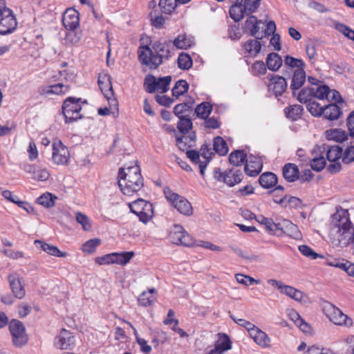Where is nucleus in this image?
Instances as JSON below:
<instances>
[{"label":"nucleus","instance_id":"obj_20","mask_svg":"<svg viewBox=\"0 0 354 354\" xmlns=\"http://www.w3.org/2000/svg\"><path fill=\"white\" fill-rule=\"evenodd\" d=\"M34 244L37 248L46 252L49 255L57 257H66L68 256L67 252L60 251L57 246L50 245L41 240H35Z\"/></svg>","mask_w":354,"mask_h":354},{"label":"nucleus","instance_id":"obj_58","mask_svg":"<svg viewBox=\"0 0 354 354\" xmlns=\"http://www.w3.org/2000/svg\"><path fill=\"white\" fill-rule=\"evenodd\" d=\"M177 127L180 132L186 133L192 129V122L189 118L185 117L179 118Z\"/></svg>","mask_w":354,"mask_h":354},{"label":"nucleus","instance_id":"obj_54","mask_svg":"<svg viewBox=\"0 0 354 354\" xmlns=\"http://www.w3.org/2000/svg\"><path fill=\"white\" fill-rule=\"evenodd\" d=\"M285 65L290 68H304L305 63L302 59H296L290 55H286L284 58Z\"/></svg>","mask_w":354,"mask_h":354},{"label":"nucleus","instance_id":"obj_6","mask_svg":"<svg viewBox=\"0 0 354 354\" xmlns=\"http://www.w3.org/2000/svg\"><path fill=\"white\" fill-rule=\"evenodd\" d=\"M129 206L131 212L138 216L143 223H148L153 216V207L149 201L138 198L129 203Z\"/></svg>","mask_w":354,"mask_h":354},{"label":"nucleus","instance_id":"obj_5","mask_svg":"<svg viewBox=\"0 0 354 354\" xmlns=\"http://www.w3.org/2000/svg\"><path fill=\"white\" fill-rule=\"evenodd\" d=\"M323 310L328 319L334 324L347 328L352 326V319L332 304L326 303Z\"/></svg>","mask_w":354,"mask_h":354},{"label":"nucleus","instance_id":"obj_51","mask_svg":"<svg viewBox=\"0 0 354 354\" xmlns=\"http://www.w3.org/2000/svg\"><path fill=\"white\" fill-rule=\"evenodd\" d=\"M133 330V333L136 339V342L140 347V350L142 352L145 353H149L151 351V346L147 344V342L138 336L137 330L133 327V326L130 322H127Z\"/></svg>","mask_w":354,"mask_h":354},{"label":"nucleus","instance_id":"obj_43","mask_svg":"<svg viewBox=\"0 0 354 354\" xmlns=\"http://www.w3.org/2000/svg\"><path fill=\"white\" fill-rule=\"evenodd\" d=\"M57 198L56 196L49 192H46L37 199V202L38 204L49 208L55 205V201Z\"/></svg>","mask_w":354,"mask_h":354},{"label":"nucleus","instance_id":"obj_36","mask_svg":"<svg viewBox=\"0 0 354 354\" xmlns=\"http://www.w3.org/2000/svg\"><path fill=\"white\" fill-rule=\"evenodd\" d=\"M341 113L340 108L335 104H331L324 108L322 115H324L325 118L329 120H335L339 118Z\"/></svg>","mask_w":354,"mask_h":354},{"label":"nucleus","instance_id":"obj_19","mask_svg":"<svg viewBox=\"0 0 354 354\" xmlns=\"http://www.w3.org/2000/svg\"><path fill=\"white\" fill-rule=\"evenodd\" d=\"M250 337L256 344L263 348H268L270 346V338L259 327L256 326L250 333Z\"/></svg>","mask_w":354,"mask_h":354},{"label":"nucleus","instance_id":"obj_38","mask_svg":"<svg viewBox=\"0 0 354 354\" xmlns=\"http://www.w3.org/2000/svg\"><path fill=\"white\" fill-rule=\"evenodd\" d=\"M330 266L339 268L345 271L349 276H354V264L348 261L342 259L341 261L335 260L329 263Z\"/></svg>","mask_w":354,"mask_h":354},{"label":"nucleus","instance_id":"obj_9","mask_svg":"<svg viewBox=\"0 0 354 354\" xmlns=\"http://www.w3.org/2000/svg\"><path fill=\"white\" fill-rule=\"evenodd\" d=\"M171 82V76H165L156 79L153 75H148L145 78L144 86L146 91L149 93L154 92L164 93L168 91L169 85Z\"/></svg>","mask_w":354,"mask_h":354},{"label":"nucleus","instance_id":"obj_14","mask_svg":"<svg viewBox=\"0 0 354 354\" xmlns=\"http://www.w3.org/2000/svg\"><path fill=\"white\" fill-rule=\"evenodd\" d=\"M98 85L109 104L113 106H117L118 102L116 98L113 96L110 75L106 73L100 74L98 76Z\"/></svg>","mask_w":354,"mask_h":354},{"label":"nucleus","instance_id":"obj_10","mask_svg":"<svg viewBox=\"0 0 354 354\" xmlns=\"http://www.w3.org/2000/svg\"><path fill=\"white\" fill-rule=\"evenodd\" d=\"M9 329L15 346L21 347L28 342V337L26 333L25 326L21 322L12 319L10 322Z\"/></svg>","mask_w":354,"mask_h":354},{"label":"nucleus","instance_id":"obj_2","mask_svg":"<svg viewBox=\"0 0 354 354\" xmlns=\"http://www.w3.org/2000/svg\"><path fill=\"white\" fill-rule=\"evenodd\" d=\"M118 178L121 192L127 196H131L138 192L144 186V180L140 173V169L136 164L120 168Z\"/></svg>","mask_w":354,"mask_h":354},{"label":"nucleus","instance_id":"obj_22","mask_svg":"<svg viewBox=\"0 0 354 354\" xmlns=\"http://www.w3.org/2000/svg\"><path fill=\"white\" fill-rule=\"evenodd\" d=\"M263 164L261 160L256 157H250L245 165V171L250 176H257L261 171Z\"/></svg>","mask_w":354,"mask_h":354},{"label":"nucleus","instance_id":"obj_13","mask_svg":"<svg viewBox=\"0 0 354 354\" xmlns=\"http://www.w3.org/2000/svg\"><path fill=\"white\" fill-rule=\"evenodd\" d=\"M70 159V153L68 148L60 140H55L53 143L52 160L57 165H66Z\"/></svg>","mask_w":354,"mask_h":354},{"label":"nucleus","instance_id":"obj_34","mask_svg":"<svg viewBox=\"0 0 354 354\" xmlns=\"http://www.w3.org/2000/svg\"><path fill=\"white\" fill-rule=\"evenodd\" d=\"M260 23L261 21H259L255 16L250 15L245 21V31L254 37L260 29L259 26Z\"/></svg>","mask_w":354,"mask_h":354},{"label":"nucleus","instance_id":"obj_50","mask_svg":"<svg viewBox=\"0 0 354 354\" xmlns=\"http://www.w3.org/2000/svg\"><path fill=\"white\" fill-rule=\"evenodd\" d=\"M283 293L299 301H302L304 297V295L301 291L290 286H285L284 290H283Z\"/></svg>","mask_w":354,"mask_h":354},{"label":"nucleus","instance_id":"obj_8","mask_svg":"<svg viewBox=\"0 0 354 354\" xmlns=\"http://www.w3.org/2000/svg\"><path fill=\"white\" fill-rule=\"evenodd\" d=\"M81 98L69 97L66 98L62 106V112L66 122H73L82 118L80 111L82 110Z\"/></svg>","mask_w":354,"mask_h":354},{"label":"nucleus","instance_id":"obj_30","mask_svg":"<svg viewBox=\"0 0 354 354\" xmlns=\"http://www.w3.org/2000/svg\"><path fill=\"white\" fill-rule=\"evenodd\" d=\"M201 156L203 158V162H200V173L201 176H204L205 169L211 160L214 153L211 151V148L208 145H203L200 149Z\"/></svg>","mask_w":354,"mask_h":354},{"label":"nucleus","instance_id":"obj_31","mask_svg":"<svg viewBox=\"0 0 354 354\" xmlns=\"http://www.w3.org/2000/svg\"><path fill=\"white\" fill-rule=\"evenodd\" d=\"M283 60L280 55L276 53H271L266 58V66L272 71H278L282 66Z\"/></svg>","mask_w":354,"mask_h":354},{"label":"nucleus","instance_id":"obj_56","mask_svg":"<svg viewBox=\"0 0 354 354\" xmlns=\"http://www.w3.org/2000/svg\"><path fill=\"white\" fill-rule=\"evenodd\" d=\"M0 252L7 257L13 260H17L24 257L23 252L16 251L11 248H2L0 249Z\"/></svg>","mask_w":354,"mask_h":354},{"label":"nucleus","instance_id":"obj_35","mask_svg":"<svg viewBox=\"0 0 354 354\" xmlns=\"http://www.w3.org/2000/svg\"><path fill=\"white\" fill-rule=\"evenodd\" d=\"M155 294L156 289L153 288L149 289L148 291L142 292L138 297L140 304L145 307L151 306L156 299Z\"/></svg>","mask_w":354,"mask_h":354},{"label":"nucleus","instance_id":"obj_15","mask_svg":"<svg viewBox=\"0 0 354 354\" xmlns=\"http://www.w3.org/2000/svg\"><path fill=\"white\" fill-rule=\"evenodd\" d=\"M151 43L156 54L160 57L162 64L164 60H168L174 55V49L171 40L164 41L158 40Z\"/></svg>","mask_w":354,"mask_h":354},{"label":"nucleus","instance_id":"obj_23","mask_svg":"<svg viewBox=\"0 0 354 354\" xmlns=\"http://www.w3.org/2000/svg\"><path fill=\"white\" fill-rule=\"evenodd\" d=\"M271 84L269 88L272 89L276 96L283 94L287 88V82L285 78L281 76H272L270 79Z\"/></svg>","mask_w":354,"mask_h":354},{"label":"nucleus","instance_id":"obj_27","mask_svg":"<svg viewBox=\"0 0 354 354\" xmlns=\"http://www.w3.org/2000/svg\"><path fill=\"white\" fill-rule=\"evenodd\" d=\"M306 81V73L304 69H296L294 72L290 88L293 91V95H295V90L300 88Z\"/></svg>","mask_w":354,"mask_h":354},{"label":"nucleus","instance_id":"obj_3","mask_svg":"<svg viewBox=\"0 0 354 354\" xmlns=\"http://www.w3.org/2000/svg\"><path fill=\"white\" fill-rule=\"evenodd\" d=\"M17 24L16 16L7 6L6 0H0V35L12 33L17 29Z\"/></svg>","mask_w":354,"mask_h":354},{"label":"nucleus","instance_id":"obj_1","mask_svg":"<svg viewBox=\"0 0 354 354\" xmlns=\"http://www.w3.org/2000/svg\"><path fill=\"white\" fill-rule=\"evenodd\" d=\"M329 227L330 236L335 245L342 248L350 245L353 239L354 225L351 221L347 209H337L330 216Z\"/></svg>","mask_w":354,"mask_h":354},{"label":"nucleus","instance_id":"obj_57","mask_svg":"<svg viewBox=\"0 0 354 354\" xmlns=\"http://www.w3.org/2000/svg\"><path fill=\"white\" fill-rule=\"evenodd\" d=\"M251 73L254 76H259L260 75H264L266 73V66L263 62L256 61L251 67Z\"/></svg>","mask_w":354,"mask_h":354},{"label":"nucleus","instance_id":"obj_7","mask_svg":"<svg viewBox=\"0 0 354 354\" xmlns=\"http://www.w3.org/2000/svg\"><path fill=\"white\" fill-rule=\"evenodd\" d=\"M164 194L167 200L180 214L185 216H191L193 214L192 206L185 198L173 192L169 188L164 189Z\"/></svg>","mask_w":354,"mask_h":354},{"label":"nucleus","instance_id":"obj_45","mask_svg":"<svg viewBox=\"0 0 354 354\" xmlns=\"http://www.w3.org/2000/svg\"><path fill=\"white\" fill-rule=\"evenodd\" d=\"M214 150L220 156H225L228 152V147L226 142L220 136L214 140Z\"/></svg>","mask_w":354,"mask_h":354},{"label":"nucleus","instance_id":"obj_41","mask_svg":"<svg viewBox=\"0 0 354 354\" xmlns=\"http://www.w3.org/2000/svg\"><path fill=\"white\" fill-rule=\"evenodd\" d=\"M326 133L328 140L342 142L347 139V134L345 131L339 129L327 130Z\"/></svg>","mask_w":354,"mask_h":354},{"label":"nucleus","instance_id":"obj_21","mask_svg":"<svg viewBox=\"0 0 354 354\" xmlns=\"http://www.w3.org/2000/svg\"><path fill=\"white\" fill-rule=\"evenodd\" d=\"M261 38L262 37H257V39H249L242 45L245 53L247 54L246 56L251 57L257 56L261 50V44L259 41V39Z\"/></svg>","mask_w":354,"mask_h":354},{"label":"nucleus","instance_id":"obj_40","mask_svg":"<svg viewBox=\"0 0 354 354\" xmlns=\"http://www.w3.org/2000/svg\"><path fill=\"white\" fill-rule=\"evenodd\" d=\"M212 111V105L207 102H202L197 105L195 109V113L197 117L201 119H205L209 116Z\"/></svg>","mask_w":354,"mask_h":354},{"label":"nucleus","instance_id":"obj_47","mask_svg":"<svg viewBox=\"0 0 354 354\" xmlns=\"http://www.w3.org/2000/svg\"><path fill=\"white\" fill-rule=\"evenodd\" d=\"M313 88V97L319 99H329L330 97V90L329 87L326 85H321L317 86V88Z\"/></svg>","mask_w":354,"mask_h":354},{"label":"nucleus","instance_id":"obj_63","mask_svg":"<svg viewBox=\"0 0 354 354\" xmlns=\"http://www.w3.org/2000/svg\"><path fill=\"white\" fill-rule=\"evenodd\" d=\"M306 354H335L333 351L328 348H320L317 346L309 347Z\"/></svg>","mask_w":354,"mask_h":354},{"label":"nucleus","instance_id":"obj_11","mask_svg":"<svg viewBox=\"0 0 354 354\" xmlns=\"http://www.w3.org/2000/svg\"><path fill=\"white\" fill-rule=\"evenodd\" d=\"M271 228L272 230H269L268 233L272 235L280 236L283 234H287L295 239H298L299 236L297 226L288 220H283L281 223H277L272 221Z\"/></svg>","mask_w":354,"mask_h":354},{"label":"nucleus","instance_id":"obj_48","mask_svg":"<svg viewBox=\"0 0 354 354\" xmlns=\"http://www.w3.org/2000/svg\"><path fill=\"white\" fill-rule=\"evenodd\" d=\"M192 59L189 55L185 53H180L178 58V64L180 69L187 70L192 67Z\"/></svg>","mask_w":354,"mask_h":354},{"label":"nucleus","instance_id":"obj_4","mask_svg":"<svg viewBox=\"0 0 354 354\" xmlns=\"http://www.w3.org/2000/svg\"><path fill=\"white\" fill-rule=\"evenodd\" d=\"M138 54L140 64L151 70L157 69L162 64L161 58L153 48L151 42L150 45L140 46L138 48Z\"/></svg>","mask_w":354,"mask_h":354},{"label":"nucleus","instance_id":"obj_16","mask_svg":"<svg viewBox=\"0 0 354 354\" xmlns=\"http://www.w3.org/2000/svg\"><path fill=\"white\" fill-rule=\"evenodd\" d=\"M8 279L14 297L19 299L24 298L26 295V290L22 278L19 274L12 273L9 274Z\"/></svg>","mask_w":354,"mask_h":354},{"label":"nucleus","instance_id":"obj_52","mask_svg":"<svg viewBox=\"0 0 354 354\" xmlns=\"http://www.w3.org/2000/svg\"><path fill=\"white\" fill-rule=\"evenodd\" d=\"M177 6L176 0H160L159 6L162 12L171 14Z\"/></svg>","mask_w":354,"mask_h":354},{"label":"nucleus","instance_id":"obj_62","mask_svg":"<svg viewBox=\"0 0 354 354\" xmlns=\"http://www.w3.org/2000/svg\"><path fill=\"white\" fill-rule=\"evenodd\" d=\"M235 278L238 283L245 285V286H250L253 283L258 284L259 281L254 279V278L245 275L243 274H235Z\"/></svg>","mask_w":354,"mask_h":354},{"label":"nucleus","instance_id":"obj_60","mask_svg":"<svg viewBox=\"0 0 354 354\" xmlns=\"http://www.w3.org/2000/svg\"><path fill=\"white\" fill-rule=\"evenodd\" d=\"M307 109L314 116H321L324 112V107L315 101L310 102L307 105Z\"/></svg>","mask_w":354,"mask_h":354},{"label":"nucleus","instance_id":"obj_17","mask_svg":"<svg viewBox=\"0 0 354 354\" xmlns=\"http://www.w3.org/2000/svg\"><path fill=\"white\" fill-rule=\"evenodd\" d=\"M80 19L78 12L73 8H68L62 17V23L68 30H74L79 26Z\"/></svg>","mask_w":354,"mask_h":354},{"label":"nucleus","instance_id":"obj_61","mask_svg":"<svg viewBox=\"0 0 354 354\" xmlns=\"http://www.w3.org/2000/svg\"><path fill=\"white\" fill-rule=\"evenodd\" d=\"M326 166V160L324 157L312 158L310 160V167L315 171H321Z\"/></svg>","mask_w":354,"mask_h":354},{"label":"nucleus","instance_id":"obj_64","mask_svg":"<svg viewBox=\"0 0 354 354\" xmlns=\"http://www.w3.org/2000/svg\"><path fill=\"white\" fill-rule=\"evenodd\" d=\"M354 161V146L346 148L343 153L342 162L345 164H350Z\"/></svg>","mask_w":354,"mask_h":354},{"label":"nucleus","instance_id":"obj_18","mask_svg":"<svg viewBox=\"0 0 354 354\" xmlns=\"http://www.w3.org/2000/svg\"><path fill=\"white\" fill-rule=\"evenodd\" d=\"M55 344L60 349H69L75 345L74 336L69 330L62 329L56 337Z\"/></svg>","mask_w":354,"mask_h":354},{"label":"nucleus","instance_id":"obj_44","mask_svg":"<svg viewBox=\"0 0 354 354\" xmlns=\"http://www.w3.org/2000/svg\"><path fill=\"white\" fill-rule=\"evenodd\" d=\"M246 160V154L243 151L236 150L229 156L230 162L234 166L241 165Z\"/></svg>","mask_w":354,"mask_h":354},{"label":"nucleus","instance_id":"obj_42","mask_svg":"<svg viewBox=\"0 0 354 354\" xmlns=\"http://www.w3.org/2000/svg\"><path fill=\"white\" fill-rule=\"evenodd\" d=\"M189 89V84L186 80H180L177 81L173 87L171 92L172 95L178 97L187 92Z\"/></svg>","mask_w":354,"mask_h":354},{"label":"nucleus","instance_id":"obj_28","mask_svg":"<svg viewBox=\"0 0 354 354\" xmlns=\"http://www.w3.org/2000/svg\"><path fill=\"white\" fill-rule=\"evenodd\" d=\"M231 348V341L227 335L218 340L214 348L210 350L207 354H223V352Z\"/></svg>","mask_w":354,"mask_h":354},{"label":"nucleus","instance_id":"obj_25","mask_svg":"<svg viewBox=\"0 0 354 354\" xmlns=\"http://www.w3.org/2000/svg\"><path fill=\"white\" fill-rule=\"evenodd\" d=\"M283 176L290 183L295 182L299 178V168L293 163H287L283 167Z\"/></svg>","mask_w":354,"mask_h":354},{"label":"nucleus","instance_id":"obj_59","mask_svg":"<svg viewBox=\"0 0 354 354\" xmlns=\"http://www.w3.org/2000/svg\"><path fill=\"white\" fill-rule=\"evenodd\" d=\"M299 250L304 256L310 258V259H316L318 257H323L306 245H299Z\"/></svg>","mask_w":354,"mask_h":354},{"label":"nucleus","instance_id":"obj_49","mask_svg":"<svg viewBox=\"0 0 354 354\" xmlns=\"http://www.w3.org/2000/svg\"><path fill=\"white\" fill-rule=\"evenodd\" d=\"M100 243L101 240L100 239L95 238L89 239L82 245V250L85 253H93Z\"/></svg>","mask_w":354,"mask_h":354},{"label":"nucleus","instance_id":"obj_55","mask_svg":"<svg viewBox=\"0 0 354 354\" xmlns=\"http://www.w3.org/2000/svg\"><path fill=\"white\" fill-rule=\"evenodd\" d=\"M313 88H304L301 90L298 94L297 100L301 103H306L308 102H310L311 98L313 97Z\"/></svg>","mask_w":354,"mask_h":354},{"label":"nucleus","instance_id":"obj_12","mask_svg":"<svg viewBox=\"0 0 354 354\" xmlns=\"http://www.w3.org/2000/svg\"><path fill=\"white\" fill-rule=\"evenodd\" d=\"M169 239L176 245H182L184 246H191L193 244L192 238L179 225H175L169 233Z\"/></svg>","mask_w":354,"mask_h":354},{"label":"nucleus","instance_id":"obj_26","mask_svg":"<svg viewBox=\"0 0 354 354\" xmlns=\"http://www.w3.org/2000/svg\"><path fill=\"white\" fill-rule=\"evenodd\" d=\"M247 11L246 9H244L243 0H236L230 7V15L235 21H239L243 18L244 13Z\"/></svg>","mask_w":354,"mask_h":354},{"label":"nucleus","instance_id":"obj_46","mask_svg":"<svg viewBox=\"0 0 354 354\" xmlns=\"http://www.w3.org/2000/svg\"><path fill=\"white\" fill-rule=\"evenodd\" d=\"M135 256L133 252H115V263L124 266Z\"/></svg>","mask_w":354,"mask_h":354},{"label":"nucleus","instance_id":"obj_39","mask_svg":"<svg viewBox=\"0 0 354 354\" xmlns=\"http://www.w3.org/2000/svg\"><path fill=\"white\" fill-rule=\"evenodd\" d=\"M326 158L329 162L339 160L341 156H343L342 149L338 145L329 146L327 145V150L326 151Z\"/></svg>","mask_w":354,"mask_h":354},{"label":"nucleus","instance_id":"obj_29","mask_svg":"<svg viewBox=\"0 0 354 354\" xmlns=\"http://www.w3.org/2000/svg\"><path fill=\"white\" fill-rule=\"evenodd\" d=\"M172 45L178 49H187L194 45V39L185 34L179 35L172 41Z\"/></svg>","mask_w":354,"mask_h":354},{"label":"nucleus","instance_id":"obj_32","mask_svg":"<svg viewBox=\"0 0 354 354\" xmlns=\"http://www.w3.org/2000/svg\"><path fill=\"white\" fill-rule=\"evenodd\" d=\"M259 182L263 188H271L277 183V177L274 173L265 172L260 176Z\"/></svg>","mask_w":354,"mask_h":354},{"label":"nucleus","instance_id":"obj_37","mask_svg":"<svg viewBox=\"0 0 354 354\" xmlns=\"http://www.w3.org/2000/svg\"><path fill=\"white\" fill-rule=\"evenodd\" d=\"M303 111L301 105L294 104L286 107L284 109V113L288 119L295 121L301 117Z\"/></svg>","mask_w":354,"mask_h":354},{"label":"nucleus","instance_id":"obj_53","mask_svg":"<svg viewBox=\"0 0 354 354\" xmlns=\"http://www.w3.org/2000/svg\"><path fill=\"white\" fill-rule=\"evenodd\" d=\"M76 221L80 223L83 230L85 231H89L91 230V222L89 218L84 214L81 212L75 213Z\"/></svg>","mask_w":354,"mask_h":354},{"label":"nucleus","instance_id":"obj_24","mask_svg":"<svg viewBox=\"0 0 354 354\" xmlns=\"http://www.w3.org/2000/svg\"><path fill=\"white\" fill-rule=\"evenodd\" d=\"M69 90V86L62 83L43 86L40 88L41 94L49 95L52 94L64 95Z\"/></svg>","mask_w":354,"mask_h":354},{"label":"nucleus","instance_id":"obj_33","mask_svg":"<svg viewBox=\"0 0 354 354\" xmlns=\"http://www.w3.org/2000/svg\"><path fill=\"white\" fill-rule=\"evenodd\" d=\"M242 177V172L239 169L226 171L225 183L230 187H233L241 181Z\"/></svg>","mask_w":354,"mask_h":354}]
</instances>
